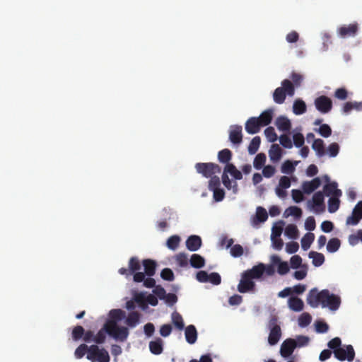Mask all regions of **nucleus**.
Segmentation results:
<instances>
[{
  "instance_id": "f257e3e1",
  "label": "nucleus",
  "mask_w": 362,
  "mask_h": 362,
  "mask_svg": "<svg viewBox=\"0 0 362 362\" xmlns=\"http://www.w3.org/2000/svg\"><path fill=\"white\" fill-rule=\"evenodd\" d=\"M307 303L313 308H317L320 305L322 308H329V310H337L341 304L340 297L330 293L327 289L318 292L316 288L311 289L307 296Z\"/></svg>"
},
{
  "instance_id": "f03ea898",
  "label": "nucleus",
  "mask_w": 362,
  "mask_h": 362,
  "mask_svg": "<svg viewBox=\"0 0 362 362\" xmlns=\"http://www.w3.org/2000/svg\"><path fill=\"white\" fill-rule=\"evenodd\" d=\"M327 346L333 351L334 357L340 361L351 362L355 357V351L351 345H341L339 337H334L327 343Z\"/></svg>"
},
{
  "instance_id": "7ed1b4c3",
  "label": "nucleus",
  "mask_w": 362,
  "mask_h": 362,
  "mask_svg": "<svg viewBox=\"0 0 362 362\" xmlns=\"http://www.w3.org/2000/svg\"><path fill=\"white\" fill-rule=\"evenodd\" d=\"M295 93L294 86L288 79H284L281 82V86L276 88L273 93L274 101L277 104H282L286 100V95L293 96Z\"/></svg>"
},
{
  "instance_id": "20e7f679",
  "label": "nucleus",
  "mask_w": 362,
  "mask_h": 362,
  "mask_svg": "<svg viewBox=\"0 0 362 362\" xmlns=\"http://www.w3.org/2000/svg\"><path fill=\"white\" fill-rule=\"evenodd\" d=\"M194 167L198 173L206 178L212 177L216 173H220L221 171V167L214 163H197Z\"/></svg>"
},
{
  "instance_id": "39448f33",
  "label": "nucleus",
  "mask_w": 362,
  "mask_h": 362,
  "mask_svg": "<svg viewBox=\"0 0 362 362\" xmlns=\"http://www.w3.org/2000/svg\"><path fill=\"white\" fill-rule=\"evenodd\" d=\"M314 104L316 109L322 114L329 112L333 106L332 100L326 95H321L316 98Z\"/></svg>"
},
{
  "instance_id": "423d86ee",
  "label": "nucleus",
  "mask_w": 362,
  "mask_h": 362,
  "mask_svg": "<svg viewBox=\"0 0 362 362\" xmlns=\"http://www.w3.org/2000/svg\"><path fill=\"white\" fill-rule=\"evenodd\" d=\"M108 317L109 318L105 323V329L110 327H115V325H117V323L126 317V313L121 309H112L109 312Z\"/></svg>"
},
{
  "instance_id": "0eeeda50",
  "label": "nucleus",
  "mask_w": 362,
  "mask_h": 362,
  "mask_svg": "<svg viewBox=\"0 0 362 362\" xmlns=\"http://www.w3.org/2000/svg\"><path fill=\"white\" fill-rule=\"evenodd\" d=\"M107 334L112 337H113L116 340H119L121 341H125L129 335L128 328L126 327H121L115 325V327H110L106 329Z\"/></svg>"
},
{
  "instance_id": "6e6552de",
  "label": "nucleus",
  "mask_w": 362,
  "mask_h": 362,
  "mask_svg": "<svg viewBox=\"0 0 362 362\" xmlns=\"http://www.w3.org/2000/svg\"><path fill=\"white\" fill-rule=\"evenodd\" d=\"M270 332L268 337V342L270 345H275L279 341L281 336V327L276 324V319L273 318L269 322Z\"/></svg>"
},
{
  "instance_id": "1a4fd4ad",
  "label": "nucleus",
  "mask_w": 362,
  "mask_h": 362,
  "mask_svg": "<svg viewBox=\"0 0 362 362\" xmlns=\"http://www.w3.org/2000/svg\"><path fill=\"white\" fill-rule=\"evenodd\" d=\"M255 284L246 273L243 272L241 275V279L238 285V291L240 293H245L255 290Z\"/></svg>"
},
{
  "instance_id": "9d476101",
  "label": "nucleus",
  "mask_w": 362,
  "mask_h": 362,
  "mask_svg": "<svg viewBox=\"0 0 362 362\" xmlns=\"http://www.w3.org/2000/svg\"><path fill=\"white\" fill-rule=\"evenodd\" d=\"M358 30V25L357 23L349 25H344L338 28V35L343 38L354 37Z\"/></svg>"
},
{
  "instance_id": "9b49d317",
  "label": "nucleus",
  "mask_w": 362,
  "mask_h": 362,
  "mask_svg": "<svg viewBox=\"0 0 362 362\" xmlns=\"http://www.w3.org/2000/svg\"><path fill=\"white\" fill-rule=\"evenodd\" d=\"M140 269L141 263L139 259L136 257H132L129 261V269L120 268L119 269V273L128 277L132 275L134 272L140 270Z\"/></svg>"
},
{
  "instance_id": "f8f14e48",
  "label": "nucleus",
  "mask_w": 362,
  "mask_h": 362,
  "mask_svg": "<svg viewBox=\"0 0 362 362\" xmlns=\"http://www.w3.org/2000/svg\"><path fill=\"white\" fill-rule=\"evenodd\" d=\"M362 218V201L357 203L352 211L351 216H348L346 221V225L356 226Z\"/></svg>"
},
{
  "instance_id": "ddd939ff",
  "label": "nucleus",
  "mask_w": 362,
  "mask_h": 362,
  "mask_svg": "<svg viewBox=\"0 0 362 362\" xmlns=\"http://www.w3.org/2000/svg\"><path fill=\"white\" fill-rule=\"evenodd\" d=\"M296 347H297V344L295 339L291 338L286 339L281 346V355L285 358L290 356Z\"/></svg>"
},
{
  "instance_id": "4468645a",
  "label": "nucleus",
  "mask_w": 362,
  "mask_h": 362,
  "mask_svg": "<svg viewBox=\"0 0 362 362\" xmlns=\"http://www.w3.org/2000/svg\"><path fill=\"white\" fill-rule=\"evenodd\" d=\"M229 140L235 145H238L243 141L242 127L232 125L229 131Z\"/></svg>"
},
{
  "instance_id": "2eb2a0df",
  "label": "nucleus",
  "mask_w": 362,
  "mask_h": 362,
  "mask_svg": "<svg viewBox=\"0 0 362 362\" xmlns=\"http://www.w3.org/2000/svg\"><path fill=\"white\" fill-rule=\"evenodd\" d=\"M261 127L257 118L252 117L247 120L245 128L248 134H254L259 132Z\"/></svg>"
},
{
  "instance_id": "dca6fc26",
  "label": "nucleus",
  "mask_w": 362,
  "mask_h": 362,
  "mask_svg": "<svg viewBox=\"0 0 362 362\" xmlns=\"http://www.w3.org/2000/svg\"><path fill=\"white\" fill-rule=\"evenodd\" d=\"M202 243V239L199 236L192 235L186 240V247L189 251L194 252L201 247Z\"/></svg>"
},
{
  "instance_id": "f3484780",
  "label": "nucleus",
  "mask_w": 362,
  "mask_h": 362,
  "mask_svg": "<svg viewBox=\"0 0 362 362\" xmlns=\"http://www.w3.org/2000/svg\"><path fill=\"white\" fill-rule=\"evenodd\" d=\"M321 185V180L319 177H315L311 181H305L302 184V189L305 194H310Z\"/></svg>"
},
{
  "instance_id": "a211bd4d",
  "label": "nucleus",
  "mask_w": 362,
  "mask_h": 362,
  "mask_svg": "<svg viewBox=\"0 0 362 362\" xmlns=\"http://www.w3.org/2000/svg\"><path fill=\"white\" fill-rule=\"evenodd\" d=\"M308 204L315 211H318V207H324V195L322 192H317L313 196L312 201L308 202Z\"/></svg>"
},
{
  "instance_id": "6ab92c4d",
  "label": "nucleus",
  "mask_w": 362,
  "mask_h": 362,
  "mask_svg": "<svg viewBox=\"0 0 362 362\" xmlns=\"http://www.w3.org/2000/svg\"><path fill=\"white\" fill-rule=\"evenodd\" d=\"M264 270L265 265L264 264H259L258 265L254 266L252 269L246 270L244 272L253 279L261 278L264 273Z\"/></svg>"
},
{
  "instance_id": "aec40b11",
  "label": "nucleus",
  "mask_w": 362,
  "mask_h": 362,
  "mask_svg": "<svg viewBox=\"0 0 362 362\" xmlns=\"http://www.w3.org/2000/svg\"><path fill=\"white\" fill-rule=\"evenodd\" d=\"M142 264L144 267V272L148 276H153L156 273L157 264L156 261L151 259H144Z\"/></svg>"
},
{
  "instance_id": "412c9836",
  "label": "nucleus",
  "mask_w": 362,
  "mask_h": 362,
  "mask_svg": "<svg viewBox=\"0 0 362 362\" xmlns=\"http://www.w3.org/2000/svg\"><path fill=\"white\" fill-rule=\"evenodd\" d=\"M185 339L186 341L190 344H193L196 342L197 339V332L196 327L193 325H188L185 328Z\"/></svg>"
},
{
  "instance_id": "4be33fe9",
  "label": "nucleus",
  "mask_w": 362,
  "mask_h": 362,
  "mask_svg": "<svg viewBox=\"0 0 362 362\" xmlns=\"http://www.w3.org/2000/svg\"><path fill=\"white\" fill-rule=\"evenodd\" d=\"M324 191L327 196L341 197L342 194L341 191L337 189V184L336 182L326 184L324 186Z\"/></svg>"
},
{
  "instance_id": "5701e85b",
  "label": "nucleus",
  "mask_w": 362,
  "mask_h": 362,
  "mask_svg": "<svg viewBox=\"0 0 362 362\" xmlns=\"http://www.w3.org/2000/svg\"><path fill=\"white\" fill-rule=\"evenodd\" d=\"M269 156L272 162H278L282 156V149L278 144H272L269 151Z\"/></svg>"
},
{
  "instance_id": "b1692460",
  "label": "nucleus",
  "mask_w": 362,
  "mask_h": 362,
  "mask_svg": "<svg viewBox=\"0 0 362 362\" xmlns=\"http://www.w3.org/2000/svg\"><path fill=\"white\" fill-rule=\"evenodd\" d=\"M141 314L136 311H132L129 313L126 318L125 323L129 327H135L140 321Z\"/></svg>"
},
{
  "instance_id": "393cba45",
  "label": "nucleus",
  "mask_w": 362,
  "mask_h": 362,
  "mask_svg": "<svg viewBox=\"0 0 362 362\" xmlns=\"http://www.w3.org/2000/svg\"><path fill=\"white\" fill-rule=\"evenodd\" d=\"M276 126L280 131L283 132H288L291 128V121L284 116H280L276 119Z\"/></svg>"
},
{
  "instance_id": "a878e982",
  "label": "nucleus",
  "mask_w": 362,
  "mask_h": 362,
  "mask_svg": "<svg viewBox=\"0 0 362 362\" xmlns=\"http://www.w3.org/2000/svg\"><path fill=\"white\" fill-rule=\"evenodd\" d=\"M288 307L295 312H300L303 309V301L298 297H291L288 299Z\"/></svg>"
},
{
  "instance_id": "bb28decb",
  "label": "nucleus",
  "mask_w": 362,
  "mask_h": 362,
  "mask_svg": "<svg viewBox=\"0 0 362 362\" xmlns=\"http://www.w3.org/2000/svg\"><path fill=\"white\" fill-rule=\"evenodd\" d=\"M273 117V110L272 109H268L264 111L257 118L258 121L261 124L262 127L267 126L269 124L272 120Z\"/></svg>"
},
{
  "instance_id": "cd10ccee",
  "label": "nucleus",
  "mask_w": 362,
  "mask_h": 362,
  "mask_svg": "<svg viewBox=\"0 0 362 362\" xmlns=\"http://www.w3.org/2000/svg\"><path fill=\"white\" fill-rule=\"evenodd\" d=\"M149 349L155 355H159L163 352V341L160 338H157L155 341L149 343Z\"/></svg>"
},
{
  "instance_id": "c85d7f7f",
  "label": "nucleus",
  "mask_w": 362,
  "mask_h": 362,
  "mask_svg": "<svg viewBox=\"0 0 362 362\" xmlns=\"http://www.w3.org/2000/svg\"><path fill=\"white\" fill-rule=\"evenodd\" d=\"M308 257L313 259L312 263L315 267H320L325 262V256L322 253L310 251L308 254Z\"/></svg>"
},
{
  "instance_id": "c756f323",
  "label": "nucleus",
  "mask_w": 362,
  "mask_h": 362,
  "mask_svg": "<svg viewBox=\"0 0 362 362\" xmlns=\"http://www.w3.org/2000/svg\"><path fill=\"white\" fill-rule=\"evenodd\" d=\"M268 218V214L267 211L262 206L257 208L256 216L253 218L252 222L254 224L258 223H263Z\"/></svg>"
},
{
  "instance_id": "7c9ffc66",
  "label": "nucleus",
  "mask_w": 362,
  "mask_h": 362,
  "mask_svg": "<svg viewBox=\"0 0 362 362\" xmlns=\"http://www.w3.org/2000/svg\"><path fill=\"white\" fill-rule=\"evenodd\" d=\"M223 172L226 174L229 173L235 180H241L243 178L241 172L233 163L226 165Z\"/></svg>"
},
{
  "instance_id": "2f4dec72",
  "label": "nucleus",
  "mask_w": 362,
  "mask_h": 362,
  "mask_svg": "<svg viewBox=\"0 0 362 362\" xmlns=\"http://www.w3.org/2000/svg\"><path fill=\"white\" fill-rule=\"evenodd\" d=\"M305 103L301 99H296L293 105V112L296 115H300L306 112Z\"/></svg>"
},
{
  "instance_id": "473e14b6",
  "label": "nucleus",
  "mask_w": 362,
  "mask_h": 362,
  "mask_svg": "<svg viewBox=\"0 0 362 362\" xmlns=\"http://www.w3.org/2000/svg\"><path fill=\"white\" fill-rule=\"evenodd\" d=\"M302 213L303 212L300 208L296 206H289L285 210L284 216L285 218H288V216H292L296 219H299L302 216Z\"/></svg>"
},
{
  "instance_id": "72a5a7b5",
  "label": "nucleus",
  "mask_w": 362,
  "mask_h": 362,
  "mask_svg": "<svg viewBox=\"0 0 362 362\" xmlns=\"http://www.w3.org/2000/svg\"><path fill=\"white\" fill-rule=\"evenodd\" d=\"M313 149L316 152L317 155L319 157H322L325 156V145L324 141L321 139H314V141L312 144Z\"/></svg>"
},
{
  "instance_id": "f704fd0d",
  "label": "nucleus",
  "mask_w": 362,
  "mask_h": 362,
  "mask_svg": "<svg viewBox=\"0 0 362 362\" xmlns=\"http://www.w3.org/2000/svg\"><path fill=\"white\" fill-rule=\"evenodd\" d=\"M189 263L192 267L199 269L204 266L205 260L201 255L193 254L189 259Z\"/></svg>"
},
{
  "instance_id": "c9c22d12",
  "label": "nucleus",
  "mask_w": 362,
  "mask_h": 362,
  "mask_svg": "<svg viewBox=\"0 0 362 362\" xmlns=\"http://www.w3.org/2000/svg\"><path fill=\"white\" fill-rule=\"evenodd\" d=\"M232 158V152L228 148H224L218 153V160L220 163L227 165Z\"/></svg>"
},
{
  "instance_id": "e433bc0d",
  "label": "nucleus",
  "mask_w": 362,
  "mask_h": 362,
  "mask_svg": "<svg viewBox=\"0 0 362 362\" xmlns=\"http://www.w3.org/2000/svg\"><path fill=\"white\" fill-rule=\"evenodd\" d=\"M315 240V235L312 233H306L301 239V247L303 250H308Z\"/></svg>"
},
{
  "instance_id": "4c0bfd02",
  "label": "nucleus",
  "mask_w": 362,
  "mask_h": 362,
  "mask_svg": "<svg viewBox=\"0 0 362 362\" xmlns=\"http://www.w3.org/2000/svg\"><path fill=\"white\" fill-rule=\"evenodd\" d=\"M341 242L337 238H331L327 244V250L329 252L334 253L340 247Z\"/></svg>"
},
{
  "instance_id": "58836bf2",
  "label": "nucleus",
  "mask_w": 362,
  "mask_h": 362,
  "mask_svg": "<svg viewBox=\"0 0 362 362\" xmlns=\"http://www.w3.org/2000/svg\"><path fill=\"white\" fill-rule=\"evenodd\" d=\"M261 143V139L259 136H255L248 146V153L251 155L256 153Z\"/></svg>"
},
{
  "instance_id": "ea45409f",
  "label": "nucleus",
  "mask_w": 362,
  "mask_h": 362,
  "mask_svg": "<svg viewBox=\"0 0 362 362\" xmlns=\"http://www.w3.org/2000/svg\"><path fill=\"white\" fill-rule=\"evenodd\" d=\"M266 159V155L264 153H258L254 159V168L257 170L262 169L265 164Z\"/></svg>"
},
{
  "instance_id": "a19ab883",
  "label": "nucleus",
  "mask_w": 362,
  "mask_h": 362,
  "mask_svg": "<svg viewBox=\"0 0 362 362\" xmlns=\"http://www.w3.org/2000/svg\"><path fill=\"white\" fill-rule=\"evenodd\" d=\"M284 233L291 239H296L298 237V230L294 224H288L286 227Z\"/></svg>"
},
{
  "instance_id": "79ce46f5",
  "label": "nucleus",
  "mask_w": 362,
  "mask_h": 362,
  "mask_svg": "<svg viewBox=\"0 0 362 362\" xmlns=\"http://www.w3.org/2000/svg\"><path fill=\"white\" fill-rule=\"evenodd\" d=\"M172 322L173 325L179 329H183L185 325L182 315L177 312L172 313Z\"/></svg>"
},
{
  "instance_id": "37998d69",
  "label": "nucleus",
  "mask_w": 362,
  "mask_h": 362,
  "mask_svg": "<svg viewBox=\"0 0 362 362\" xmlns=\"http://www.w3.org/2000/svg\"><path fill=\"white\" fill-rule=\"evenodd\" d=\"M339 197H331L328 200V211L330 213L336 212L340 204Z\"/></svg>"
},
{
  "instance_id": "c03bdc74",
  "label": "nucleus",
  "mask_w": 362,
  "mask_h": 362,
  "mask_svg": "<svg viewBox=\"0 0 362 362\" xmlns=\"http://www.w3.org/2000/svg\"><path fill=\"white\" fill-rule=\"evenodd\" d=\"M297 162L293 163L291 160H287L283 163L281 170L283 173L291 174L294 172L295 166L297 165Z\"/></svg>"
},
{
  "instance_id": "a18cd8bd",
  "label": "nucleus",
  "mask_w": 362,
  "mask_h": 362,
  "mask_svg": "<svg viewBox=\"0 0 362 362\" xmlns=\"http://www.w3.org/2000/svg\"><path fill=\"white\" fill-rule=\"evenodd\" d=\"M177 264L180 267H187L189 264L188 257L184 252H180L175 257Z\"/></svg>"
},
{
  "instance_id": "49530a36",
  "label": "nucleus",
  "mask_w": 362,
  "mask_h": 362,
  "mask_svg": "<svg viewBox=\"0 0 362 362\" xmlns=\"http://www.w3.org/2000/svg\"><path fill=\"white\" fill-rule=\"evenodd\" d=\"M180 242V236H178L177 235H174L170 236L167 240L166 245L169 249L175 250L179 246Z\"/></svg>"
},
{
  "instance_id": "de8ad7c7",
  "label": "nucleus",
  "mask_w": 362,
  "mask_h": 362,
  "mask_svg": "<svg viewBox=\"0 0 362 362\" xmlns=\"http://www.w3.org/2000/svg\"><path fill=\"white\" fill-rule=\"evenodd\" d=\"M99 349H100L97 345H91L90 347L88 346V354L86 358L90 361H95L98 357Z\"/></svg>"
},
{
  "instance_id": "09e8293b",
  "label": "nucleus",
  "mask_w": 362,
  "mask_h": 362,
  "mask_svg": "<svg viewBox=\"0 0 362 362\" xmlns=\"http://www.w3.org/2000/svg\"><path fill=\"white\" fill-rule=\"evenodd\" d=\"M311 320V315L308 313H303L298 318V325L301 327H305L310 325Z\"/></svg>"
},
{
  "instance_id": "8fccbe9b",
  "label": "nucleus",
  "mask_w": 362,
  "mask_h": 362,
  "mask_svg": "<svg viewBox=\"0 0 362 362\" xmlns=\"http://www.w3.org/2000/svg\"><path fill=\"white\" fill-rule=\"evenodd\" d=\"M334 96L338 100H345L349 97V93L345 88H339L335 90Z\"/></svg>"
},
{
  "instance_id": "3c124183",
  "label": "nucleus",
  "mask_w": 362,
  "mask_h": 362,
  "mask_svg": "<svg viewBox=\"0 0 362 362\" xmlns=\"http://www.w3.org/2000/svg\"><path fill=\"white\" fill-rule=\"evenodd\" d=\"M361 241L362 243V229L358 230L356 234L350 235L349 237V244L356 245Z\"/></svg>"
},
{
  "instance_id": "603ef678",
  "label": "nucleus",
  "mask_w": 362,
  "mask_h": 362,
  "mask_svg": "<svg viewBox=\"0 0 362 362\" xmlns=\"http://www.w3.org/2000/svg\"><path fill=\"white\" fill-rule=\"evenodd\" d=\"M106 334L107 331L104 325L103 328L99 330L97 334L94 336L93 341H95L97 344L104 343L106 339Z\"/></svg>"
},
{
  "instance_id": "864d4df0",
  "label": "nucleus",
  "mask_w": 362,
  "mask_h": 362,
  "mask_svg": "<svg viewBox=\"0 0 362 362\" xmlns=\"http://www.w3.org/2000/svg\"><path fill=\"white\" fill-rule=\"evenodd\" d=\"M322 136L325 138H327L332 134V129L331 127L327 124H321L317 130H316Z\"/></svg>"
},
{
  "instance_id": "5fc2aeb1",
  "label": "nucleus",
  "mask_w": 362,
  "mask_h": 362,
  "mask_svg": "<svg viewBox=\"0 0 362 362\" xmlns=\"http://www.w3.org/2000/svg\"><path fill=\"white\" fill-rule=\"evenodd\" d=\"M84 334V329L81 325L76 326L72 330V338L74 340L77 341L80 339Z\"/></svg>"
},
{
  "instance_id": "6e6d98bb",
  "label": "nucleus",
  "mask_w": 362,
  "mask_h": 362,
  "mask_svg": "<svg viewBox=\"0 0 362 362\" xmlns=\"http://www.w3.org/2000/svg\"><path fill=\"white\" fill-rule=\"evenodd\" d=\"M110 358L108 352L105 349H100L95 361L110 362Z\"/></svg>"
},
{
  "instance_id": "4d7b16f0",
  "label": "nucleus",
  "mask_w": 362,
  "mask_h": 362,
  "mask_svg": "<svg viewBox=\"0 0 362 362\" xmlns=\"http://www.w3.org/2000/svg\"><path fill=\"white\" fill-rule=\"evenodd\" d=\"M160 276L163 279L172 281L175 279L173 272L169 268L163 269L160 272Z\"/></svg>"
},
{
  "instance_id": "13d9d810",
  "label": "nucleus",
  "mask_w": 362,
  "mask_h": 362,
  "mask_svg": "<svg viewBox=\"0 0 362 362\" xmlns=\"http://www.w3.org/2000/svg\"><path fill=\"white\" fill-rule=\"evenodd\" d=\"M87 350H88V346L85 344H82L81 345H79L76 349L75 350V352H74V356L76 358H82L86 353L87 352Z\"/></svg>"
},
{
  "instance_id": "bf43d9fd",
  "label": "nucleus",
  "mask_w": 362,
  "mask_h": 362,
  "mask_svg": "<svg viewBox=\"0 0 362 362\" xmlns=\"http://www.w3.org/2000/svg\"><path fill=\"white\" fill-rule=\"evenodd\" d=\"M264 134L269 141L274 142L277 139V135L275 132L274 127H269L264 130Z\"/></svg>"
},
{
  "instance_id": "052dcab7",
  "label": "nucleus",
  "mask_w": 362,
  "mask_h": 362,
  "mask_svg": "<svg viewBox=\"0 0 362 362\" xmlns=\"http://www.w3.org/2000/svg\"><path fill=\"white\" fill-rule=\"evenodd\" d=\"M210 180L209 181V189L210 191H213L216 189L220 188L221 182L218 177L214 175L210 177Z\"/></svg>"
},
{
  "instance_id": "680f3d73",
  "label": "nucleus",
  "mask_w": 362,
  "mask_h": 362,
  "mask_svg": "<svg viewBox=\"0 0 362 362\" xmlns=\"http://www.w3.org/2000/svg\"><path fill=\"white\" fill-rule=\"evenodd\" d=\"M339 151V145L336 143H332L327 148V153L330 157H336Z\"/></svg>"
},
{
  "instance_id": "e2e57ef3",
  "label": "nucleus",
  "mask_w": 362,
  "mask_h": 362,
  "mask_svg": "<svg viewBox=\"0 0 362 362\" xmlns=\"http://www.w3.org/2000/svg\"><path fill=\"white\" fill-rule=\"evenodd\" d=\"M230 255L234 257H238L243 255V248L239 245L236 244L233 246L230 247Z\"/></svg>"
},
{
  "instance_id": "0e129e2a",
  "label": "nucleus",
  "mask_w": 362,
  "mask_h": 362,
  "mask_svg": "<svg viewBox=\"0 0 362 362\" xmlns=\"http://www.w3.org/2000/svg\"><path fill=\"white\" fill-rule=\"evenodd\" d=\"M290 78H291V80L293 81L292 83L294 86V87L300 86L303 80V76L301 74L296 73V72H292Z\"/></svg>"
},
{
  "instance_id": "69168bd1",
  "label": "nucleus",
  "mask_w": 362,
  "mask_h": 362,
  "mask_svg": "<svg viewBox=\"0 0 362 362\" xmlns=\"http://www.w3.org/2000/svg\"><path fill=\"white\" fill-rule=\"evenodd\" d=\"M146 297H145L144 293H136L134 296V300L142 308V309H145L146 308H147V304L146 303Z\"/></svg>"
},
{
  "instance_id": "338daca9",
  "label": "nucleus",
  "mask_w": 362,
  "mask_h": 362,
  "mask_svg": "<svg viewBox=\"0 0 362 362\" xmlns=\"http://www.w3.org/2000/svg\"><path fill=\"white\" fill-rule=\"evenodd\" d=\"M293 144L296 147H301L304 144L305 138L301 133H296L293 136Z\"/></svg>"
},
{
  "instance_id": "774afa93",
  "label": "nucleus",
  "mask_w": 362,
  "mask_h": 362,
  "mask_svg": "<svg viewBox=\"0 0 362 362\" xmlns=\"http://www.w3.org/2000/svg\"><path fill=\"white\" fill-rule=\"evenodd\" d=\"M280 144L286 148H291L293 146L292 141L288 136L283 134L279 137Z\"/></svg>"
}]
</instances>
